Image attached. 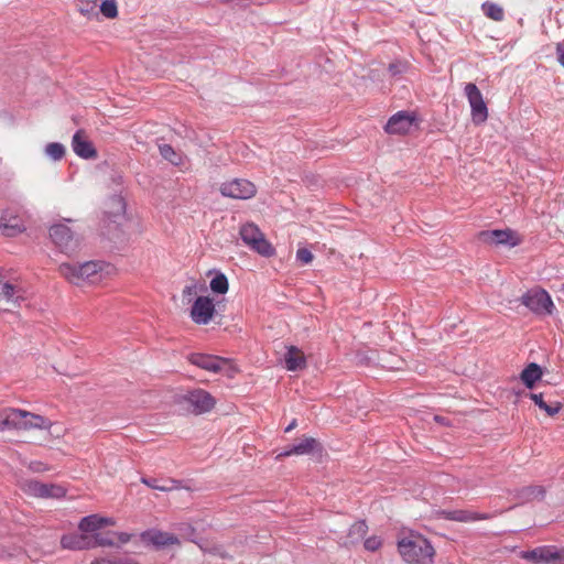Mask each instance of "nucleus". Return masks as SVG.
Returning <instances> with one entry per match:
<instances>
[{"instance_id": "nucleus-27", "label": "nucleus", "mask_w": 564, "mask_h": 564, "mask_svg": "<svg viewBox=\"0 0 564 564\" xmlns=\"http://www.w3.org/2000/svg\"><path fill=\"white\" fill-rule=\"evenodd\" d=\"M481 10L487 18L494 21L500 22L505 18L503 8L497 3L486 1L481 4Z\"/></svg>"}, {"instance_id": "nucleus-28", "label": "nucleus", "mask_w": 564, "mask_h": 564, "mask_svg": "<svg viewBox=\"0 0 564 564\" xmlns=\"http://www.w3.org/2000/svg\"><path fill=\"white\" fill-rule=\"evenodd\" d=\"M367 529L368 528L365 521L355 522L349 529L347 541H345V544H354L360 541L367 533Z\"/></svg>"}, {"instance_id": "nucleus-8", "label": "nucleus", "mask_w": 564, "mask_h": 564, "mask_svg": "<svg viewBox=\"0 0 564 564\" xmlns=\"http://www.w3.org/2000/svg\"><path fill=\"white\" fill-rule=\"evenodd\" d=\"M256 186L242 178H236L230 182H226L220 186V193L224 196L236 198V199H248L256 195Z\"/></svg>"}, {"instance_id": "nucleus-9", "label": "nucleus", "mask_w": 564, "mask_h": 564, "mask_svg": "<svg viewBox=\"0 0 564 564\" xmlns=\"http://www.w3.org/2000/svg\"><path fill=\"white\" fill-rule=\"evenodd\" d=\"M216 312L213 299L209 296H198L191 308V318L195 324L207 325Z\"/></svg>"}, {"instance_id": "nucleus-45", "label": "nucleus", "mask_w": 564, "mask_h": 564, "mask_svg": "<svg viewBox=\"0 0 564 564\" xmlns=\"http://www.w3.org/2000/svg\"><path fill=\"white\" fill-rule=\"evenodd\" d=\"M297 425V422L296 420H292L291 423L285 427V432L289 433L291 432L293 429H295Z\"/></svg>"}, {"instance_id": "nucleus-29", "label": "nucleus", "mask_w": 564, "mask_h": 564, "mask_svg": "<svg viewBox=\"0 0 564 564\" xmlns=\"http://www.w3.org/2000/svg\"><path fill=\"white\" fill-rule=\"evenodd\" d=\"M100 0H76V6L80 14L87 18L97 17L96 9Z\"/></svg>"}, {"instance_id": "nucleus-20", "label": "nucleus", "mask_w": 564, "mask_h": 564, "mask_svg": "<svg viewBox=\"0 0 564 564\" xmlns=\"http://www.w3.org/2000/svg\"><path fill=\"white\" fill-rule=\"evenodd\" d=\"M442 516L446 520L457 522H473L478 520H488L492 518V514L490 513H479L469 510H444L442 511Z\"/></svg>"}, {"instance_id": "nucleus-4", "label": "nucleus", "mask_w": 564, "mask_h": 564, "mask_svg": "<svg viewBox=\"0 0 564 564\" xmlns=\"http://www.w3.org/2000/svg\"><path fill=\"white\" fill-rule=\"evenodd\" d=\"M240 237L242 241L252 250L263 257H271L274 253V248L264 238V235L260 231L258 226L248 223L241 226Z\"/></svg>"}, {"instance_id": "nucleus-42", "label": "nucleus", "mask_w": 564, "mask_h": 564, "mask_svg": "<svg viewBox=\"0 0 564 564\" xmlns=\"http://www.w3.org/2000/svg\"><path fill=\"white\" fill-rule=\"evenodd\" d=\"M556 54L558 63L564 67V46L561 43L556 45Z\"/></svg>"}, {"instance_id": "nucleus-23", "label": "nucleus", "mask_w": 564, "mask_h": 564, "mask_svg": "<svg viewBox=\"0 0 564 564\" xmlns=\"http://www.w3.org/2000/svg\"><path fill=\"white\" fill-rule=\"evenodd\" d=\"M115 521L112 518L100 517L98 514H91L83 518L79 522V530L83 533H93L104 527L113 525Z\"/></svg>"}, {"instance_id": "nucleus-46", "label": "nucleus", "mask_w": 564, "mask_h": 564, "mask_svg": "<svg viewBox=\"0 0 564 564\" xmlns=\"http://www.w3.org/2000/svg\"><path fill=\"white\" fill-rule=\"evenodd\" d=\"M383 368L398 369L399 367L382 365Z\"/></svg>"}, {"instance_id": "nucleus-10", "label": "nucleus", "mask_w": 564, "mask_h": 564, "mask_svg": "<svg viewBox=\"0 0 564 564\" xmlns=\"http://www.w3.org/2000/svg\"><path fill=\"white\" fill-rule=\"evenodd\" d=\"M0 297L4 299L8 303L19 306L28 296L24 286L20 282L7 280L0 270Z\"/></svg>"}, {"instance_id": "nucleus-17", "label": "nucleus", "mask_w": 564, "mask_h": 564, "mask_svg": "<svg viewBox=\"0 0 564 564\" xmlns=\"http://www.w3.org/2000/svg\"><path fill=\"white\" fill-rule=\"evenodd\" d=\"M72 148L75 154L82 159L90 160L97 158V151L94 144L87 139L83 130L76 131L73 135Z\"/></svg>"}, {"instance_id": "nucleus-33", "label": "nucleus", "mask_w": 564, "mask_h": 564, "mask_svg": "<svg viewBox=\"0 0 564 564\" xmlns=\"http://www.w3.org/2000/svg\"><path fill=\"white\" fill-rule=\"evenodd\" d=\"M209 286L214 293L225 294L228 291V280L224 273H216Z\"/></svg>"}, {"instance_id": "nucleus-26", "label": "nucleus", "mask_w": 564, "mask_h": 564, "mask_svg": "<svg viewBox=\"0 0 564 564\" xmlns=\"http://www.w3.org/2000/svg\"><path fill=\"white\" fill-rule=\"evenodd\" d=\"M21 417H23V414L18 412V409L3 410L0 413V431L17 429L18 420Z\"/></svg>"}, {"instance_id": "nucleus-30", "label": "nucleus", "mask_w": 564, "mask_h": 564, "mask_svg": "<svg viewBox=\"0 0 564 564\" xmlns=\"http://www.w3.org/2000/svg\"><path fill=\"white\" fill-rule=\"evenodd\" d=\"M99 12L106 18V19H116L118 17V3L117 0H100L99 4Z\"/></svg>"}, {"instance_id": "nucleus-6", "label": "nucleus", "mask_w": 564, "mask_h": 564, "mask_svg": "<svg viewBox=\"0 0 564 564\" xmlns=\"http://www.w3.org/2000/svg\"><path fill=\"white\" fill-rule=\"evenodd\" d=\"M50 237L62 252H74L79 246V238L65 224H55L50 228Z\"/></svg>"}, {"instance_id": "nucleus-21", "label": "nucleus", "mask_w": 564, "mask_h": 564, "mask_svg": "<svg viewBox=\"0 0 564 564\" xmlns=\"http://www.w3.org/2000/svg\"><path fill=\"white\" fill-rule=\"evenodd\" d=\"M18 412L22 413L23 417L18 420L19 425H17V429L48 430L52 425L51 421L42 415L33 414L24 410H18Z\"/></svg>"}, {"instance_id": "nucleus-43", "label": "nucleus", "mask_w": 564, "mask_h": 564, "mask_svg": "<svg viewBox=\"0 0 564 564\" xmlns=\"http://www.w3.org/2000/svg\"><path fill=\"white\" fill-rule=\"evenodd\" d=\"M554 564H564V549L556 550V556L554 557Z\"/></svg>"}, {"instance_id": "nucleus-31", "label": "nucleus", "mask_w": 564, "mask_h": 564, "mask_svg": "<svg viewBox=\"0 0 564 564\" xmlns=\"http://www.w3.org/2000/svg\"><path fill=\"white\" fill-rule=\"evenodd\" d=\"M65 147L59 142H51L45 145L44 153L53 161H61L65 155Z\"/></svg>"}, {"instance_id": "nucleus-14", "label": "nucleus", "mask_w": 564, "mask_h": 564, "mask_svg": "<svg viewBox=\"0 0 564 564\" xmlns=\"http://www.w3.org/2000/svg\"><path fill=\"white\" fill-rule=\"evenodd\" d=\"M141 539L156 549L180 545V539L175 534L160 530H148L141 534Z\"/></svg>"}, {"instance_id": "nucleus-32", "label": "nucleus", "mask_w": 564, "mask_h": 564, "mask_svg": "<svg viewBox=\"0 0 564 564\" xmlns=\"http://www.w3.org/2000/svg\"><path fill=\"white\" fill-rule=\"evenodd\" d=\"M530 398L541 410L545 411L551 416L556 414L561 409L560 403H555L554 405L547 404L541 393H531Z\"/></svg>"}, {"instance_id": "nucleus-41", "label": "nucleus", "mask_w": 564, "mask_h": 564, "mask_svg": "<svg viewBox=\"0 0 564 564\" xmlns=\"http://www.w3.org/2000/svg\"><path fill=\"white\" fill-rule=\"evenodd\" d=\"M91 564H132V563L130 561L113 562L111 560L100 558V560L94 561Z\"/></svg>"}, {"instance_id": "nucleus-44", "label": "nucleus", "mask_w": 564, "mask_h": 564, "mask_svg": "<svg viewBox=\"0 0 564 564\" xmlns=\"http://www.w3.org/2000/svg\"><path fill=\"white\" fill-rule=\"evenodd\" d=\"M115 535L120 543H127L130 540V534L128 533H116Z\"/></svg>"}, {"instance_id": "nucleus-16", "label": "nucleus", "mask_w": 564, "mask_h": 564, "mask_svg": "<svg viewBox=\"0 0 564 564\" xmlns=\"http://www.w3.org/2000/svg\"><path fill=\"white\" fill-rule=\"evenodd\" d=\"M188 359L193 365L215 373L228 365L227 359L205 354H192Z\"/></svg>"}, {"instance_id": "nucleus-40", "label": "nucleus", "mask_w": 564, "mask_h": 564, "mask_svg": "<svg viewBox=\"0 0 564 564\" xmlns=\"http://www.w3.org/2000/svg\"><path fill=\"white\" fill-rule=\"evenodd\" d=\"M405 69V65L402 63L390 64L389 70L392 75L401 74Z\"/></svg>"}, {"instance_id": "nucleus-12", "label": "nucleus", "mask_w": 564, "mask_h": 564, "mask_svg": "<svg viewBox=\"0 0 564 564\" xmlns=\"http://www.w3.org/2000/svg\"><path fill=\"white\" fill-rule=\"evenodd\" d=\"M184 400L192 408V411L196 414L206 413L210 411L216 404V401L213 398V395L203 389L189 391L184 397Z\"/></svg>"}, {"instance_id": "nucleus-3", "label": "nucleus", "mask_w": 564, "mask_h": 564, "mask_svg": "<svg viewBox=\"0 0 564 564\" xmlns=\"http://www.w3.org/2000/svg\"><path fill=\"white\" fill-rule=\"evenodd\" d=\"M521 304L539 317L550 316L555 311L551 295L541 288L528 290L520 299Z\"/></svg>"}, {"instance_id": "nucleus-36", "label": "nucleus", "mask_w": 564, "mask_h": 564, "mask_svg": "<svg viewBox=\"0 0 564 564\" xmlns=\"http://www.w3.org/2000/svg\"><path fill=\"white\" fill-rule=\"evenodd\" d=\"M93 539L94 547L95 546H112L116 544L115 539L109 536H102L100 534H96Z\"/></svg>"}, {"instance_id": "nucleus-7", "label": "nucleus", "mask_w": 564, "mask_h": 564, "mask_svg": "<svg viewBox=\"0 0 564 564\" xmlns=\"http://www.w3.org/2000/svg\"><path fill=\"white\" fill-rule=\"evenodd\" d=\"M22 490L26 495L37 498H62L66 494V490L62 486L44 484L37 480L25 481L22 486Z\"/></svg>"}, {"instance_id": "nucleus-1", "label": "nucleus", "mask_w": 564, "mask_h": 564, "mask_svg": "<svg viewBox=\"0 0 564 564\" xmlns=\"http://www.w3.org/2000/svg\"><path fill=\"white\" fill-rule=\"evenodd\" d=\"M110 264L99 261H87L84 263L64 262L59 264L58 271L63 278L74 285L95 284L100 282L112 271Z\"/></svg>"}, {"instance_id": "nucleus-18", "label": "nucleus", "mask_w": 564, "mask_h": 564, "mask_svg": "<svg viewBox=\"0 0 564 564\" xmlns=\"http://www.w3.org/2000/svg\"><path fill=\"white\" fill-rule=\"evenodd\" d=\"M480 239L482 241L492 243V245H506L510 247H514L519 243V239L516 236L514 231L510 229L506 230H487L480 232Z\"/></svg>"}, {"instance_id": "nucleus-13", "label": "nucleus", "mask_w": 564, "mask_h": 564, "mask_svg": "<svg viewBox=\"0 0 564 564\" xmlns=\"http://www.w3.org/2000/svg\"><path fill=\"white\" fill-rule=\"evenodd\" d=\"M315 451H321L319 443L313 437H304L299 443L293 444L286 447L284 451L280 452L276 456V460H281L284 457H289L292 455L302 456L310 455Z\"/></svg>"}, {"instance_id": "nucleus-47", "label": "nucleus", "mask_w": 564, "mask_h": 564, "mask_svg": "<svg viewBox=\"0 0 564 564\" xmlns=\"http://www.w3.org/2000/svg\"><path fill=\"white\" fill-rule=\"evenodd\" d=\"M435 420L438 421V422H442V419L438 417V416H435Z\"/></svg>"}, {"instance_id": "nucleus-22", "label": "nucleus", "mask_w": 564, "mask_h": 564, "mask_svg": "<svg viewBox=\"0 0 564 564\" xmlns=\"http://www.w3.org/2000/svg\"><path fill=\"white\" fill-rule=\"evenodd\" d=\"M63 549L86 550L94 547L93 539L83 533L65 534L61 539Z\"/></svg>"}, {"instance_id": "nucleus-35", "label": "nucleus", "mask_w": 564, "mask_h": 564, "mask_svg": "<svg viewBox=\"0 0 564 564\" xmlns=\"http://www.w3.org/2000/svg\"><path fill=\"white\" fill-rule=\"evenodd\" d=\"M141 481L147 485L148 487L152 488V489H156V490H161V491H169V490H172L174 488V486H170V485H160L159 484V480L158 479H154V478H142Z\"/></svg>"}, {"instance_id": "nucleus-11", "label": "nucleus", "mask_w": 564, "mask_h": 564, "mask_svg": "<svg viewBox=\"0 0 564 564\" xmlns=\"http://www.w3.org/2000/svg\"><path fill=\"white\" fill-rule=\"evenodd\" d=\"M0 230L7 237H15L25 230L22 216L14 209L8 208L0 216Z\"/></svg>"}, {"instance_id": "nucleus-39", "label": "nucleus", "mask_w": 564, "mask_h": 564, "mask_svg": "<svg viewBox=\"0 0 564 564\" xmlns=\"http://www.w3.org/2000/svg\"><path fill=\"white\" fill-rule=\"evenodd\" d=\"M197 294V285L196 284H191V285H186L184 289H183V297L184 299H191L192 296L196 295Z\"/></svg>"}, {"instance_id": "nucleus-37", "label": "nucleus", "mask_w": 564, "mask_h": 564, "mask_svg": "<svg viewBox=\"0 0 564 564\" xmlns=\"http://www.w3.org/2000/svg\"><path fill=\"white\" fill-rule=\"evenodd\" d=\"M296 259L302 263V264H308L313 261V253L306 249V248H300L297 251H296Z\"/></svg>"}, {"instance_id": "nucleus-2", "label": "nucleus", "mask_w": 564, "mask_h": 564, "mask_svg": "<svg viewBox=\"0 0 564 564\" xmlns=\"http://www.w3.org/2000/svg\"><path fill=\"white\" fill-rule=\"evenodd\" d=\"M402 558L408 564H433L435 551L427 539L410 533L398 542Z\"/></svg>"}, {"instance_id": "nucleus-25", "label": "nucleus", "mask_w": 564, "mask_h": 564, "mask_svg": "<svg viewBox=\"0 0 564 564\" xmlns=\"http://www.w3.org/2000/svg\"><path fill=\"white\" fill-rule=\"evenodd\" d=\"M542 375V368L538 364L531 362L521 371L520 379L527 388L532 389Z\"/></svg>"}, {"instance_id": "nucleus-5", "label": "nucleus", "mask_w": 564, "mask_h": 564, "mask_svg": "<svg viewBox=\"0 0 564 564\" xmlns=\"http://www.w3.org/2000/svg\"><path fill=\"white\" fill-rule=\"evenodd\" d=\"M464 91L470 106V115L473 122L475 124L484 123L488 119V108L484 100L481 91L473 83H468L465 86Z\"/></svg>"}, {"instance_id": "nucleus-34", "label": "nucleus", "mask_w": 564, "mask_h": 564, "mask_svg": "<svg viewBox=\"0 0 564 564\" xmlns=\"http://www.w3.org/2000/svg\"><path fill=\"white\" fill-rule=\"evenodd\" d=\"M159 151L160 154L172 164L180 165L182 163L181 155L170 144H161Z\"/></svg>"}, {"instance_id": "nucleus-19", "label": "nucleus", "mask_w": 564, "mask_h": 564, "mask_svg": "<svg viewBox=\"0 0 564 564\" xmlns=\"http://www.w3.org/2000/svg\"><path fill=\"white\" fill-rule=\"evenodd\" d=\"M555 556L556 547L551 545L539 546L533 550L522 552V558L536 564H554Z\"/></svg>"}, {"instance_id": "nucleus-15", "label": "nucleus", "mask_w": 564, "mask_h": 564, "mask_svg": "<svg viewBox=\"0 0 564 564\" xmlns=\"http://www.w3.org/2000/svg\"><path fill=\"white\" fill-rule=\"evenodd\" d=\"M415 121V117L406 111H399L387 122L384 129L390 134L406 133Z\"/></svg>"}, {"instance_id": "nucleus-38", "label": "nucleus", "mask_w": 564, "mask_h": 564, "mask_svg": "<svg viewBox=\"0 0 564 564\" xmlns=\"http://www.w3.org/2000/svg\"><path fill=\"white\" fill-rule=\"evenodd\" d=\"M381 545L380 539L372 536L365 541V547L369 551H376Z\"/></svg>"}, {"instance_id": "nucleus-24", "label": "nucleus", "mask_w": 564, "mask_h": 564, "mask_svg": "<svg viewBox=\"0 0 564 564\" xmlns=\"http://www.w3.org/2000/svg\"><path fill=\"white\" fill-rule=\"evenodd\" d=\"M284 362L289 371H297L306 367L304 352L295 346H289L286 348Z\"/></svg>"}]
</instances>
